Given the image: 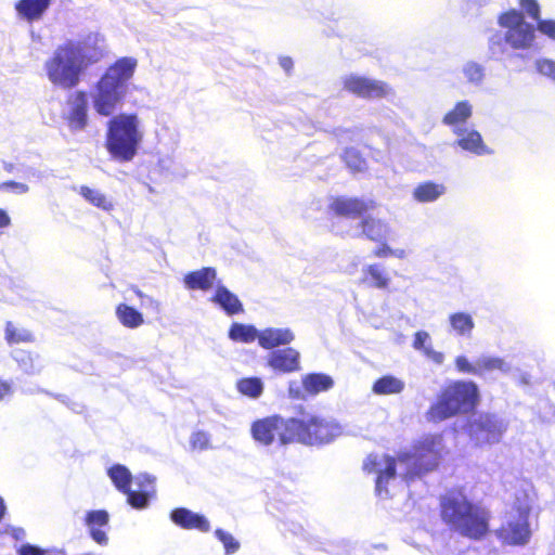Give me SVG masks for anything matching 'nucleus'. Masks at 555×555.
Wrapping results in <instances>:
<instances>
[{"mask_svg":"<svg viewBox=\"0 0 555 555\" xmlns=\"http://www.w3.org/2000/svg\"><path fill=\"white\" fill-rule=\"evenodd\" d=\"M137 61L124 56L109 65L94 85L92 104L95 113L111 118L106 122L105 149L119 163L131 162L143 140L140 119L135 113H114L122 105L128 83L133 77Z\"/></svg>","mask_w":555,"mask_h":555,"instance_id":"nucleus-1","label":"nucleus"},{"mask_svg":"<svg viewBox=\"0 0 555 555\" xmlns=\"http://www.w3.org/2000/svg\"><path fill=\"white\" fill-rule=\"evenodd\" d=\"M439 515L451 531L469 540L480 541L490 533V511L462 490L451 489L440 498Z\"/></svg>","mask_w":555,"mask_h":555,"instance_id":"nucleus-2","label":"nucleus"},{"mask_svg":"<svg viewBox=\"0 0 555 555\" xmlns=\"http://www.w3.org/2000/svg\"><path fill=\"white\" fill-rule=\"evenodd\" d=\"M103 57L101 49L86 52L79 41L67 40L60 44L53 55L46 62L44 68L49 80L63 89H73L79 82L82 73Z\"/></svg>","mask_w":555,"mask_h":555,"instance_id":"nucleus-3","label":"nucleus"},{"mask_svg":"<svg viewBox=\"0 0 555 555\" xmlns=\"http://www.w3.org/2000/svg\"><path fill=\"white\" fill-rule=\"evenodd\" d=\"M479 401V389L474 382L451 380L441 387L425 415L427 421L440 423L457 415L474 412Z\"/></svg>","mask_w":555,"mask_h":555,"instance_id":"nucleus-4","label":"nucleus"},{"mask_svg":"<svg viewBox=\"0 0 555 555\" xmlns=\"http://www.w3.org/2000/svg\"><path fill=\"white\" fill-rule=\"evenodd\" d=\"M294 433L293 417L284 418L280 415L256 420L250 426L253 439L262 446H270L274 442L280 446L294 443Z\"/></svg>","mask_w":555,"mask_h":555,"instance_id":"nucleus-5","label":"nucleus"},{"mask_svg":"<svg viewBox=\"0 0 555 555\" xmlns=\"http://www.w3.org/2000/svg\"><path fill=\"white\" fill-rule=\"evenodd\" d=\"M498 23L506 29L504 40L512 49L528 50L533 47L534 27L525 21L522 12L509 9L499 15Z\"/></svg>","mask_w":555,"mask_h":555,"instance_id":"nucleus-6","label":"nucleus"},{"mask_svg":"<svg viewBox=\"0 0 555 555\" xmlns=\"http://www.w3.org/2000/svg\"><path fill=\"white\" fill-rule=\"evenodd\" d=\"M293 422L295 442L311 446L328 443L339 434V426L323 417H293Z\"/></svg>","mask_w":555,"mask_h":555,"instance_id":"nucleus-7","label":"nucleus"},{"mask_svg":"<svg viewBox=\"0 0 555 555\" xmlns=\"http://www.w3.org/2000/svg\"><path fill=\"white\" fill-rule=\"evenodd\" d=\"M341 83L345 91L361 99H384L391 92L387 82L354 74L345 76Z\"/></svg>","mask_w":555,"mask_h":555,"instance_id":"nucleus-8","label":"nucleus"},{"mask_svg":"<svg viewBox=\"0 0 555 555\" xmlns=\"http://www.w3.org/2000/svg\"><path fill=\"white\" fill-rule=\"evenodd\" d=\"M506 426L494 414L483 413L468 424L472 439L478 446L498 443Z\"/></svg>","mask_w":555,"mask_h":555,"instance_id":"nucleus-9","label":"nucleus"},{"mask_svg":"<svg viewBox=\"0 0 555 555\" xmlns=\"http://www.w3.org/2000/svg\"><path fill=\"white\" fill-rule=\"evenodd\" d=\"M530 509L531 508L528 505L518 507L517 512L519 515V520L507 521L506 524H503L496 530L498 538L502 542L509 545L526 544L531 537V531L528 521Z\"/></svg>","mask_w":555,"mask_h":555,"instance_id":"nucleus-10","label":"nucleus"},{"mask_svg":"<svg viewBox=\"0 0 555 555\" xmlns=\"http://www.w3.org/2000/svg\"><path fill=\"white\" fill-rule=\"evenodd\" d=\"M454 365L459 373L483 377L494 371L507 372L508 365L499 357L482 356L470 362L466 356H457Z\"/></svg>","mask_w":555,"mask_h":555,"instance_id":"nucleus-11","label":"nucleus"},{"mask_svg":"<svg viewBox=\"0 0 555 555\" xmlns=\"http://www.w3.org/2000/svg\"><path fill=\"white\" fill-rule=\"evenodd\" d=\"M373 199L360 197L335 196L328 204V211L339 218L357 219L363 217L370 210L376 208Z\"/></svg>","mask_w":555,"mask_h":555,"instance_id":"nucleus-12","label":"nucleus"},{"mask_svg":"<svg viewBox=\"0 0 555 555\" xmlns=\"http://www.w3.org/2000/svg\"><path fill=\"white\" fill-rule=\"evenodd\" d=\"M67 111L63 118L72 131L83 130L88 126V95L83 90L75 91L66 98Z\"/></svg>","mask_w":555,"mask_h":555,"instance_id":"nucleus-13","label":"nucleus"},{"mask_svg":"<svg viewBox=\"0 0 555 555\" xmlns=\"http://www.w3.org/2000/svg\"><path fill=\"white\" fill-rule=\"evenodd\" d=\"M435 437H427L414 446L412 457L417 466V474L422 475L437 468L440 460V452Z\"/></svg>","mask_w":555,"mask_h":555,"instance_id":"nucleus-14","label":"nucleus"},{"mask_svg":"<svg viewBox=\"0 0 555 555\" xmlns=\"http://www.w3.org/2000/svg\"><path fill=\"white\" fill-rule=\"evenodd\" d=\"M299 352L291 347L272 351L268 357V365L279 373H293L299 370Z\"/></svg>","mask_w":555,"mask_h":555,"instance_id":"nucleus-15","label":"nucleus"},{"mask_svg":"<svg viewBox=\"0 0 555 555\" xmlns=\"http://www.w3.org/2000/svg\"><path fill=\"white\" fill-rule=\"evenodd\" d=\"M170 519L182 529H196L202 532H208L210 525L208 520L199 514L193 513L185 507H177L171 511Z\"/></svg>","mask_w":555,"mask_h":555,"instance_id":"nucleus-16","label":"nucleus"},{"mask_svg":"<svg viewBox=\"0 0 555 555\" xmlns=\"http://www.w3.org/2000/svg\"><path fill=\"white\" fill-rule=\"evenodd\" d=\"M217 281V270L214 267H203L186 273L183 278L184 285L191 291L207 292Z\"/></svg>","mask_w":555,"mask_h":555,"instance_id":"nucleus-17","label":"nucleus"},{"mask_svg":"<svg viewBox=\"0 0 555 555\" xmlns=\"http://www.w3.org/2000/svg\"><path fill=\"white\" fill-rule=\"evenodd\" d=\"M109 516L104 509L89 511L85 516V524L89 528L90 537L99 544L106 545L108 538L102 529L108 525Z\"/></svg>","mask_w":555,"mask_h":555,"instance_id":"nucleus-18","label":"nucleus"},{"mask_svg":"<svg viewBox=\"0 0 555 555\" xmlns=\"http://www.w3.org/2000/svg\"><path fill=\"white\" fill-rule=\"evenodd\" d=\"M358 227L361 230L362 236L375 243L385 241L390 231L389 225L384 220L370 216L365 217V215L361 217Z\"/></svg>","mask_w":555,"mask_h":555,"instance_id":"nucleus-19","label":"nucleus"},{"mask_svg":"<svg viewBox=\"0 0 555 555\" xmlns=\"http://www.w3.org/2000/svg\"><path fill=\"white\" fill-rule=\"evenodd\" d=\"M51 0H18L14 4V9L20 17L31 23L42 18Z\"/></svg>","mask_w":555,"mask_h":555,"instance_id":"nucleus-20","label":"nucleus"},{"mask_svg":"<svg viewBox=\"0 0 555 555\" xmlns=\"http://www.w3.org/2000/svg\"><path fill=\"white\" fill-rule=\"evenodd\" d=\"M210 300L218 305L228 315L240 314L244 307L238 297L223 285H217Z\"/></svg>","mask_w":555,"mask_h":555,"instance_id":"nucleus-21","label":"nucleus"},{"mask_svg":"<svg viewBox=\"0 0 555 555\" xmlns=\"http://www.w3.org/2000/svg\"><path fill=\"white\" fill-rule=\"evenodd\" d=\"M294 339V334L288 328L268 327L258 331V344L263 349H273L275 347L287 345Z\"/></svg>","mask_w":555,"mask_h":555,"instance_id":"nucleus-22","label":"nucleus"},{"mask_svg":"<svg viewBox=\"0 0 555 555\" xmlns=\"http://www.w3.org/2000/svg\"><path fill=\"white\" fill-rule=\"evenodd\" d=\"M362 283L377 289H388L391 278L380 263H371L363 269Z\"/></svg>","mask_w":555,"mask_h":555,"instance_id":"nucleus-23","label":"nucleus"},{"mask_svg":"<svg viewBox=\"0 0 555 555\" xmlns=\"http://www.w3.org/2000/svg\"><path fill=\"white\" fill-rule=\"evenodd\" d=\"M473 115V105L469 101L463 100L444 114L442 122L449 127L455 128L465 125Z\"/></svg>","mask_w":555,"mask_h":555,"instance_id":"nucleus-24","label":"nucleus"},{"mask_svg":"<svg viewBox=\"0 0 555 555\" xmlns=\"http://www.w3.org/2000/svg\"><path fill=\"white\" fill-rule=\"evenodd\" d=\"M454 133L461 135V138L456 141V144L463 150L474 153L476 155H483L490 152L487 145L483 143L481 134L477 130H454Z\"/></svg>","mask_w":555,"mask_h":555,"instance_id":"nucleus-25","label":"nucleus"},{"mask_svg":"<svg viewBox=\"0 0 555 555\" xmlns=\"http://www.w3.org/2000/svg\"><path fill=\"white\" fill-rule=\"evenodd\" d=\"M446 191L447 188L443 183L424 181L414 188L412 195L418 203H430L437 201Z\"/></svg>","mask_w":555,"mask_h":555,"instance_id":"nucleus-26","label":"nucleus"},{"mask_svg":"<svg viewBox=\"0 0 555 555\" xmlns=\"http://www.w3.org/2000/svg\"><path fill=\"white\" fill-rule=\"evenodd\" d=\"M333 386V378L323 373H310L302 378V387L309 395H318L327 391Z\"/></svg>","mask_w":555,"mask_h":555,"instance_id":"nucleus-27","label":"nucleus"},{"mask_svg":"<svg viewBox=\"0 0 555 555\" xmlns=\"http://www.w3.org/2000/svg\"><path fill=\"white\" fill-rule=\"evenodd\" d=\"M403 389L404 383L392 375H384L377 378L372 386V391L378 396L400 393Z\"/></svg>","mask_w":555,"mask_h":555,"instance_id":"nucleus-28","label":"nucleus"},{"mask_svg":"<svg viewBox=\"0 0 555 555\" xmlns=\"http://www.w3.org/2000/svg\"><path fill=\"white\" fill-rule=\"evenodd\" d=\"M115 312L120 324L127 328H137L144 323L142 313L129 305H117Z\"/></svg>","mask_w":555,"mask_h":555,"instance_id":"nucleus-29","label":"nucleus"},{"mask_svg":"<svg viewBox=\"0 0 555 555\" xmlns=\"http://www.w3.org/2000/svg\"><path fill=\"white\" fill-rule=\"evenodd\" d=\"M385 468L377 473L375 479V489L378 493L387 491L388 483L396 477L397 474V461L393 456H384Z\"/></svg>","mask_w":555,"mask_h":555,"instance_id":"nucleus-30","label":"nucleus"},{"mask_svg":"<svg viewBox=\"0 0 555 555\" xmlns=\"http://www.w3.org/2000/svg\"><path fill=\"white\" fill-rule=\"evenodd\" d=\"M109 478L112 479L114 486L120 492L129 491L132 482V475L130 470L121 464H114L107 470Z\"/></svg>","mask_w":555,"mask_h":555,"instance_id":"nucleus-31","label":"nucleus"},{"mask_svg":"<svg viewBox=\"0 0 555 555\" xmlns=\"http://www.w3.org/2000/svg\"><path fill=\"white\" fill-rule=\"evenodd\" d=\"M229 337L233 341L248 344L258 340V331L254 325L234 322L229 328Z\"/></svg>","mask_w":555,"mask_h":555,"instance_id":"nucleus-32","label":"nucleus"},{"mask_svg":"<svg viewBox=\"0 0 555 555\" xmlns=\"http://www.w3.org/2000/svg\"><path fill=\"white\" fill-rule=\"evenodd\" d=\"M4 338L9 345L35 341V335L31 331L27 328H17L11 321L5 323Z\"/></svg>","mask_w":555,"mask_h":555,"instance_id":"nucleus-33","label":"nucleus"},{"mask_svg":"<svg viewBox=\"0 0 555 555\" xmlns=\"http://www.w3.org/2000/svg\"><path fill=\"white\" fill-rule=\"evenodd\" d=\"M449 322L452 330L461 336H469L475 326L472 315L466 312H455L450 314Z\"/></svg>","mask_w":555,"mask_h":555,"instance_id":"nucleus-34","label":"nucleus"},{"mask_svg":"<svg viewBox=\"0 0 555 555\" xmlns=\"http://www.w3.org/2000/svg\"><path fill=\"white\" fill-rule=\"evenodd\" d=\"M343 162L353 173L363 172L367 169L365 157L354 147H347L341 154Z\"/></svg>","mask_w":555,"mask_h":555,"instance_id":"nucleus-35","label":"nucleus"},{"mask_svg":"<svg viewBox=\"0 0 555 555\" xmlns=\"http://www.w3.org/2000/svg\"><path fill=\"white\" fill-rule=\"evenodd\" d=\"M79 194L91 205L102 210L109 211L113 209V203L106 197L105 194L98 190L91 189L87 185H81L79 189Z\"/></svg>","mask_w":555,"mask_h":555,"instance_id":"nucleus-36","label":"nucleus"},{"mask_svg":"<svg viewBox=\"0 0 555 555\" xmlns=\"http://www.w3.org/2000/svg\"><path fill=\"white\" fill-rule=\"evenodd\" d=\"M237 391L246 397L256 399L263 391V384L258 377H244L236 382Z\"/></svg>","mask_w":555,"mask_h":555,"instance_id":"nucleus-37","label":"nucleus"},{"mask_svg":"<svg viewBox=\"0 0 555 555\" xmlns=\"http://www.w3.org/2000/svg\"><path fill=\"white\" fill-rule=\"evenodd\" d=\"M378 246L372 251V255L376 258H386V257H396L399 259H403L406 256L404 249H392L387 244V238L382 241V243H377Z\"/></svg>","mask_w":555,"mask_h":555,"instance_id":"nucleus-38","label":"nucleus"},{"mask_svg":"<svg viewBox=\"0 0 555 555\" xmlns=\"http://www.w3.org/2000/svg\"><path fill=\"white\" fill-rule=\"evenodd\" d=\"M127 494V501L128 503L134 507V508H144L149 503V498L151 494L144 491H133L131 490V487L129 488V491L124 492Z\"/></svg>","mask_w":555,"mask_h":555,"instance_id":"nucleus-39","label":"nucleus"},{"mask_svg":"<svg viewBox=\"0 0 555 555\" xmlns=\"http://www.w3.org/2000/svg\"><path fill=\"white\" fill-rule=\"evenodd\" d=\"M216 537L223 544L227 554H233L240 548V543L234 539V537L222 530L217 529L215 531Z\"/></svg>","mask_w":555,"mask_h":555,"instance_id":"nucleus-40","label":"nucleus"},{"mask_svg":"<svg viewBox=\"0 0 555 555\" xmlns=\"http://www.w3.org/2000/svg\"><path fill=\"white\" fill-rule=\"evenodd\" d=\"M464 74L472 83H479L483 79L485 73L481 65L470 62L464 67Z\"/></svg>","mask_w":555,"mask_h":555,"instance_id":"nucleus-41","label":"nucleus"},{"mask_svg":"<svg viewBox=\"0 0 555 555\" xmlns=\"http://www.w3.org/2000/svg\"><path fill=\"white\" fill-rule=\"evenodd\" d=\"M190 443L192 449L204 451L210 448V437L207 433L198 430L192 434Z\"/></svg>","mask_w":555,"mask_h":555,"instance_id":"nucleus-42","label":"nucleus"},{"mask_svg":"<svg viewBox=\"0 0 555 555\" xmlns=\"http://www.w3.org/2000/svg\"><path fill=\"white\" fill-rule=\"evenodd\" d=\"M519 4L524 12L533 21L537 22L541 18L540 4L537 0H519Z\"/></svg>","mask_w":555,"mask_h":555,"instance_id":"nucleus-43","label":"nucleus"},{"mask_svg":"<svg viewBox=\"0 0 555 555\" xmlns=\"http://www.w3.org/2000/svg\"><path fill=\"white\" fill-rule=\"evenodd\" d=\"M135 483L139 491H144L149 494L154 492L155 478L147 474H140L137 476Z\"/></svg>","mask_w":555,"mask_h":555,"instance_id":"nucleus-44","label":"nucleus"},{"mask_svg":"<svg viewBox=\"0 0 555 555\" xmlns=\"http://www.w3.org/2000/svg\"><path fill=\"white\" fill-rule=\"evenodd\" d=\"M537 29L550 39L555 40V20L539 18L537 21Z\"/></svg>","mask_w":555,"mask_h":555,"instance_id":"nucleus-45","label":"nucleus"},{"mask_svg":"<svg viewBox=\"0 0 555 555\" xmlns=\"http://www.w3.org/2000/svg\"><path fill=\"white\" fill-rule=\"evenodd\" d=\"M538 70L555 80V62L552 60H540L537 62Z\"/></svg>","mask_w":555,"mask_h":555,"instance_id":"nucleus-46","label":"nucleus"},{"mask_svg":"<svg viewBox=\"0 0 555 555\" xmlns=\"http://www.w3.org/2000/svg\"><path fill=\"white\" fill-rule=\"evenodd\" d=\"M429 340H430V337L427 332L418 331L414 335L413 347L417 350H422L424 353L425 349L430 347V346H427V343H429Z\"/></svg>","mask_w":555,"mask_h":555,"instance_id":"nucleus-47","label":"nucleus"},{"mask_svg":"<svg viewBox=\"0 0 555 555\" xmlns=\"http://www.w3.org/2000/svg\"><path fill=\"white\" fill-rule=\"evenodd\" d=\"M379 465L378 456L376 454H369L363 461L362 468L367 474H372L376 472L377 466Z\"/></svg>","mask_w":555,"mask_h":555,"instance_id":"nucleus-48","label":"nucleus"},{"mask_svg":"<svg viewBox=\"0 0 555 555\" xmlns=\"http://www.w3.org/2000/svg\"><path fill=\"white\" fill-rule=\"evenodd\" d=\"M18 555H49V552L36 545L23 544L18 548Z\"/></svg>","mask_w":555,"mask_h":555,"instance_id":"nucleus-49","label":"nucleus"},{"mask_svg":"<svg viewBox=\"0 0 555 555\" xmlns=\"http://www.w3.org/2000/svg\"><path fill=\"white\" fill-rule=\"evenodd\" d=\"M0 189L7 191L11 190L16 193H26L28 191V186L26 184L15 181H5L1 183Z\"/></svg>","mask_w":555,"mask_h":555,"instance_id":"nucleus-50","label":"nucleus"},{"mask_svg":"<svg viewBox=\"0 0 555 555\" xmlns=\"http://www.w3.org/2000/svg\"><path fill=\"white\" fill-rule=\"evenodd\" d=\"M424 354L436 364H442L444 361V354L435 350L431 346L425 349Z\"/></svg>","mask_w":555,"mask_h":555,"instance_id":"nucleus-51","label":"nucleus"},{"mask_svg":"<svg viewBox=\"0 0 555 555\" xmlns=\"http://www.w3.org/2000/svg\"><path fill=\"white\" fill-rule=\"evenodd\" d=\"M12 392V386L7 380L0 379V401L3 400Z\"/></svg>","mask_w":555,"mask_h":555,"instance_id":"nucleus-52","label":"nucleus"},{"mask_svg":"<svg viewBox=\"0 0 555 555\" xmlns=\"http://www.w3.org/2000/svg\"><path fill=\"white\" fill-rule=\"evenodd\" d=\"M280 65L282 68H284L287 73H289L293 68V60L289 56H282L280 57Z\"/></svg>","mask_w":555,"mask_h":555,"instance_id":"nucleus-53","label":"nucleus"},{"mask_svg":"<svg viewBox=\"0 0 555 555\" xmlns=\"http://www.w3.org/2000/svg\"><path fill=\"white\" fill-rule=\"evenodd\" d=\"M11 223V219L5 210L0 208V230L9 227Z\"/></svg>","mask_w":555,"mask_h":555,"instance_id":"nucleus-54","label":"nucleus"},{"mask_svg":"<svg viewBox=\"0 0 555 555\" xmlns=\"http://www.w3.org/2000/svg\"><path fill=\"white\" fill-rule=\"evenodd\" d=\"M5 514V505L3 499L0 496V521L3 519Z\"/></svg>","mask_w":555,"mask_h":555,"instance_id":"nucleus-55","label":"nucleus"},{"mask_svg":"<svg viewBox=\"0 0 555 555\" xmlns=\"http://www.w3.org/2000/svg\"><path fill=\"white\" fill-rule=\"evenodd\" d=\"M134 294L140 298V299H143L145 298L146 296L138 288H134Z\"/></svg>","mask_w":555,"mask_h":555,"instance_id":"nucleus-56","label":"nucleus"}]
</instances>
